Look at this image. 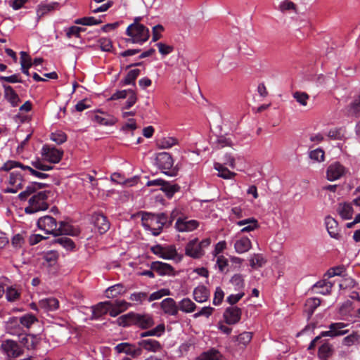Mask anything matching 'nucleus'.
<instances>
[{"instance_id":"nucleus-61","label":"nucleus","mask_w":360,"mask_h":360,"mask_svg":"<svg viewBox=\"0 0 360 360\" xmlns=\"http://www.w3.org/2000/svg\"><path fill=\"white\" fill-rule=\"evenodd\" d=\"M324 155L325 153L321 148L315 149L309 153V158L317 162H323L324 160Z\"/></svg>"},{"instance_id":"nucleus-35","label":"nucleus","mask_w":360,"mask_h":360,"mask_svg":"<svg viewBox=\"0 0 360 360\" xmlns=\"http://www.w3.org/2000/svg\"><path fill=\"white\" fill-rule=\"evenodd\" d=\"M92 120L101 125L105 126L114 125L117 122V119L112 115L102 117L98 115H94Z\"/></svg>"},{"instance_id":"nucleus-34","label":"nucleus","mask_w":360,"mask_h":360,"mask_svg":"<svg viewBox=\"0 0 360 360\" xmlns=\"http://www.w3.org/2000/svg\"><path fill=\"white\" fill-rule=\"evenodd\" d=\"M179 310L188 314L193 312L196 309V304L189 298L182 299L178 304Z\"/></svg>"},{"instance_id":"nucleus-13","label":"nucleus","mask_w":360,"mask_h":360,"mask_svg":"<svg viewBox=\"0 0 360 360\" xmlns=\"http://www.w3.org/2000/svg\"><path fill=\"white\" fill-rule=\"evenodd\" d=\"M117 353H124L132 358H138L142 354V349L140 346H136L129 342H122L115 347Z\"/></svg>"},{"instance_id":"nucleus-19","label":"nucleus","mask_w":360,"mask_h":360,"mask_svg":"<svg viewBox=\"0 0 360 360\" xmlns=\"http://www.w3.org/2000/svg\"><path fill=\"white\" fill-rule=\"evenodd\" d=\"M150 269L160 276L174 275V268L170 264L162 262H153L150 264Z\"/></svg>"},{"instance_id":"nucleus-15","label":"nucleus","mask_w":360,"mask_h":360,"mask_svg":"<svg viewBox=\"0 0 360 360\" xmlns=\"http://www.w3.org/2000/svg\"><path fill=\"white\" fill-rule=\"evenodd\" d=\"M242 314L241 309L236 306L227 307L223 314L226 323L233 325L238 323Z\"/></svg>"},{"instance_id":"nucleus-46","label":"nucleus","mask_w":360,"mask_h":360,"mask_svg":"<svg viewBox=\"0 0 360 360\" xmlns=\"http://www.w3.org/2000/svg\"><path fill=\"white\" fill-rule=\"evenodd\" d=\"M177 143V139L170 136L163 137L158 141V146L160 148H169Z\"/></svg>"},{"instance_id":"nucleus-37","label":"nucleus","mask_w":360,"mask_h":360,"mask_svg":"<svg viewBox=\"0 0 360 360\" xmlns=\"http://www.w3.org/2000/svg\"><path fill=\"white\" fill-rule=\"evenodd\" d=\"M20 342L27 349H33L38 343V340L35 335H25L20 339Z\"/></svg>"},{"instance_id":"nucleus-63","label":"nucleus","mask_w":360,"mask_h":360,"mask_svg":"<svg viewBox=\"0 0 360 360\" xmlns=\"http://www.w3.org/2000/svg\"><path fill=\"white\" fill-rule=\"evenodd\" d=\"M127 98V101H126L125 106L124 107V108L129 109L136 103L137 101L136 92L134 90L130 89Z\"/></svg>"},{"instance_id":"nucleus-1","label":"nucleus","mask_w":360,"mask_h":360,"mask_svg":"<svg viewBox=\"0 0 360 360\" xmlns=\"http://www.w3.org/2000/svg\"><path fill=\"white\" fill-rule=\"evenodd\" d=\"M118 324L123 326L134 325L142 329H147L154 325L153 316L150 314L129 313L118 318Z\"/></svg>"},{"instance_id":"nucleus-27","label":"nucleus","mask_w":360,"mask_h":360,"mask_svg":"<svg viewBox=\"0 0 360 360\" xmlns=\"http://www.w3.org/2000/svg\"><path fill=\"white\" fill-rule=\"evenodd\" d=\"M193 294L194 300L199 303L207 301L210 297V290L203 285L197 286Z\"/></svg>"},{"instance_id":"nucleus-62","label":"nucleus","mask_w":360,"mask_h":360,"mask_svg":"<svg viewBox=\"0 0 360 360\" xmlns=\"http://www.w3.org/2000/svg\"><path fill=\"white\" fill-rule=\"evenodd\" d=\"M170 294V291L168 289H161L156 292H153L148 297V302H152L153 300H159L162 298L163 296L169 295Z\"/></svg>"},{"instance_id":"nucleus-38","label":"nucleus","mask_w":360,"mask_h":360,"mask_svg":"<svg viewBox=\"0 0 360 360\" xmlns=\"http://www.w3.org/2000/svg\"><path fill=\"white\" fill-rule=\"evenodd\" d=\"M220 356L221 355L219 352L216 349L212 348L202 352L197 358V360H219Z\"/></svg>"},{"instance_id":"nucleus-8","label":"nucleus","mask_w":360,"mask_h":360,"mask_svg":"<svg viewBox=\"0 0 360 360\" xmlns=\"http://www.w3.org/2000/svg\"><path fill=\"white\" fill-rule=\"evenodd\" d=\"M349 172L342 164L339 162H332L327 168L326 177L328 181H333L340 179Z\"/></svg>"},{"instance_id":"nucleus-57","label":"nucleus","mask_w":360,"mask_h":360,"mask_svg":"<svg viewBox=\"0 0 360 360\" xmlns=\"http://www.w3.org/2000/svg\"><path fill=\"white\" fill-rule=\"evenodd\" d=\"M113 4L112 1H108L105 4H102L100 6H94L93 4H90V8L92 13H97L99 12H105L108 11Z\"/></svg>"},{"instance_id":"nucleus-4","label":"nucleus","mask_w":360,"mask_h":360,"mask_svg":"<svg viewBox=\"0 0 360 360\" xmlns=\"http://www.w3.org/2000/svg\"><path fill=\"white\" fill-rule=\"evenodd\" d=\"M130 37L126 39V42L132 44H142L150 37L149 30L144 25H138L133 27L129 34H126Z\"/></svg>"},{"instance_id":"nucleus-47","label":"nucleus","mask_w":360,"mask_h":360,"mask_svg":"<svg viewBox=\"0 0 360 360\" xmlns=\"http://www.w3.org/2000/svg\"><path fill=\"white\" fill-rule=\"evenodd\" d=\"M6 298L8 302H15L20 297V292L14 287L10 286L5 290Z\"/></svg>"},{"instance_id":"nucleus-36","label":"nucleus","mask_w":360,"mask_h":360,"mask_svg":"<svg viewBox=\"0 0 360 360\" xmlns=\"http://www.w3.org/2000/svg\"><path fill=\"white\" fill-rule=\"evenodd\" d=\"M333 349L332 345L326 342L321 345L318 351V356L321 359L326 360L333 355Z\"/></svg>"},{"instance_id":"nucleus-42","label":"nucleus","mask_w":360,"mask_h":360,"mask_svg":"<svg viewBox=\"0 0 360 360\" xmlns=\"http://www.w3.org/2000/svg\"><path fill=\"white\" fill-rule=\"evenodd\" d=\"M126 292V289L124 288V285L121 283H118L116 285H114L112 286L109 287L106 291V297H116L117 295L123 294Z\"/></svg>"},{"instance_id":"nucleus-40","label":"nucleus","mask_w":360,"mask_h":360,"mask_svg":"<svg viewBox=\"0 0 360 360\" xmlns=\"http://www.w3.org/2000/svg\"><path fill=\"white\" fill-rule=\"evenodd\" d=\"M230 283L236 291L242 290L245 287L244 277L240 274H234L230 279Z\"/></svg>"},{"instance_id":"nucleus-22","label":"nucleus","mask_w":360,"mask_h":360,"mask_svg":"<svg viewBox=\"0 0 360 360\" xmlns=\"http://www.w3.org/2000/svg\"><path fill=\"white\" fill-rule=\"evenodd\" d=\"M332 288L333 283L324 279L316 282L312 286L311 291L314 293L326 295L330 294Z\"/></svg>"},{"instance_id":"nucleus-43","label":"nucleus","mask_w":360,"mask_h":360,"mask_svg":"<svg viewBox=\"0 0 360 360\" xmlns=\"http://www.w3.org/2000/svg\"><path fill=\"white\" fill-rule=\"evenodd\" d=\"M140 70L139 69H134L130 70L126 77L121 81V83L123 85H129L132 84L134 86L136 85L135 81L138 76L140 74Z\"/></svg>"},{"instance_id":"nucleus-7","label":"nucleus","mask_w":360,"mask_h":360,"mask_svg":"<svg viewBox=\"0 0 360 360\" xmlns=\"http://www.w3.org/2000/svg\"><path fill=\"white\" fill-rule=\"evenodd\" d=\"M41 157L44 160L50 163H58L62 159L63 150L54 146L44 145L41 148Z\"/></svg>"},{"instance_id":"nucleus-23","label":"nucleus","mask_w":360,"mask_h":360,"mask_svg":"<svg viewBox=\"0 0 360 360\" xmlns=\"http://www.w3.org/2000/svg\"><path fill=\"white\" fill-rule=\"evenodd\" d=\"M4 89V98L11 105L12 107H17L20 99L12 86L9 85H3Z\"/></svg>"},{"instance_id":"nucleus-49","label":"nucleus","mask_w":360,"mask_h":360,"mask_svg":"<svg viewBox=\"0 0 360 360\" xmlns=\"http://www.w3.org/2000/svg\"><path fill=\"white\" fill-rule=\"evenodd\" d=\"M266 263V259L261 254H254L250 259L252 268L261 267Z\"/></svg>"},{"instance_id":"nucleus-25","label":"nucleus","mask_w":360,"mask_h":360,"mask_svg":"<svg viewBox=\"0 0 360 360\" xmlns=\"http://www.w3.org/2000/svg\"><path fill=\"white\" fill-rule=\"evenodd\" d=\"M325 223L327 231L330 237L335 239H340V235L338 231L339 229L337 221L334 218L328 216L325 219Z\"/></svg>"},{"instance_id":"nucleus-5","label":"nucleus","mask_w":360,"mask_h":360,"mask_svg":"<svg viewBox=\"0 0 360 360\" xmlns=\"http://www.w3.org/2000/svg\"><path fill=\"white\" fill-rule=\"evenodd\" d=\"M157 216V214L145 212L142 217L143 226L150 231L155 236H158L162 231L160 226V222Z\"/></svg>"},{"instance_id":"nucleus-58","label":"nucleus","mask_w":360,"mask_h":360,"mask_svg":"<svg viewBox=\"0 0 360 360\" xmlns=\"http://www.w3.org/2000/svg\"><path fill=\"white\" fill-rule=\"evenodd\" d=\"M158 218L160 222V226L163 229L164 228H169L172 226L171 220L169 219V216L164 212L157 213Z\"/></svg>"},{"instance_id":"nucleus-31","label":"nucleus","mask_w":360,"mask_h":360,"mask_svg":"<svg viewBox=\"0 0 360 360\" xmlns=\"http://www.w3.org/2000/svg\"><path fill=\"white\" fill-rule=\"evenodd\" d=\"M252 248V243L248 237H243L236 240L234 248L236 252L242 254L248 252Z\"/></svg>"},{"instance_id":"nucleus-45","label":"nucleus","mask_w":360,"mask_h":360,"mask_svg":"<svg viewBox=\"0 0 360 360\" xmlns=\"http://www.w3.org/2000/svg\"><path fill=\"white\" fill-rule=\"evenodd\" d=\"M214 169L219 172V176L225 179H230L233 178L236 174L231 172L226 167H224L221 163H215Z\"/></svg>"},{"instance_id":"nucleus-39","label":"nucleus","mask_w":360,"mask_h":360,"mask_svg":"<svg viewBox=\"0 0 360 360\" xmlns=\"http://www.w3.org/2000/svg\"><path fill=\"white\" fill-rule=\"evenodd\" d=\"M180 186L178 184H172L169 182L165 181V184L161 188V190L165 193L167 198H171L175 193L178 192Z\"/></svg>"},{"instance_id":"nucleus-20","label":"nucleus","mask_w":360,"mask_h":360,"mask_svg":"<svg viewBox=\"0 0 360 360\" xmlns=\"http://www.w3.org/2000/svg\"><path fill=\"white\" fill-rule=\"evenodd\" d=\"M6 329L8 333L13 335L20 336L24 335L25 332L18 317L10 318L6 323Z\"/></svg>"},{"instance_id":"nucleus-64","label":"nucleus","mask_w":360,"mask_h":360,"mask_svg":"<svg viewBox=\"0 0 360 360\" xmlns=\"http://www.w3.org/2000/svg\"><path fill=\"white\" fill-rule=\"evenodd\" d=\"M214 311V309L212 307H202L199 311L196 312L193 314V317L195 319H197L200 316H205L208 318L210 316H211Z\"/></svg>"},{"instance_id":"nucleus-60","label":"nucleus","mask_w":360,"mask_h":360,"mask_svg":"<svg viewBox=\"0 0 360 360\" xmlns=\"http://www.w3.org/2000/svg\"><path fill=\"white\" fill-rule=\"evenodd\" d=\"M98 43L100 46L101 49L103 51L109 52L112 49V41L108 38H101L98 41Z\"/></svg>"},{"instance_id":"nucleus-51","label":"nucleus","mask_w":360,"mask_h":360,"mask_svg":"<svg viewBox=\"0 0 360 360\" xmlns=\"http://www.w3.org/2000/svg\"><path fill=\"white\" fill-rule=\"evenodd\" d=\"M231 145L232 141L224 136H218L214 142V147L217 149H220L226 146H231Z\"/></svg>"},{"instance_id":"nucleus-17","label":"nucleus","mask_w":360,"mask_h":360,"mask_svg":"<svg viewBox=\"0 0 360 360\" xmlns=\"http://www.w3.org/2000/svg\"><path fill=\"white\" fill-rule=\"evenodd\" d=\"M185 253L187 256L193 258H200L204 255V252L198 244V239L194 238L190 240L186 248Z\"/></svg>"},{"instance_id":"nucleus-53","label":"nucleus","mask_w":360,"mask_h":360,"mask_svg":"<svg viewBox=\"0 0 360 360\" xmlns=\"http://www.w3.org/2000/svg\"><path fill=\"white\" fill-rule=\"evenodd\" d=\"M236 340L238 344H241L244 346L247 345L252 340V335L250 332H243L239 335L235 337Z\"/></svg>"},{"instance_id":"nucleus-55","label":"nucleus","mask_w":360,"mask_h":360,"mask_svg":"<svg viewBox=\"0 0 360 360\" xmlns=\"http://www.w3.org/2000/svg\"><path fill=\"white\" fill-rule=\"evenodd\" d=\"M177 253L174 246L170 245L164 247L162 258L165 259H174Z\"/></svg>"},{"instance_id":"nucleus-32","label":"nucleus","mask_w":360,"mask_h":360,"mask_svg":"<svg viewBox=\"0 0 360 360\" xmlns=\"http://www.w3.org/2000/svg\"><path fill=\"white\" fill-rule=\"evenodd\" d=\"M111 305L110 302H100L92 309V319H98L102 315L107 314L108 311V306Z\"/></svg>"},{"instance_id":"nucleus-6","label":"nucleus","mask_w":360,"mask_h":360,"mask_svg":"<svg viewBox=\"0 0 360 360\" xmlns=\"http://www.w3.org/2000/svg\"><path fill=\"white\" fill-rule=\"evenodd\" d=\"M20 168L21 170H28L30 174L39 179H46L49 176L48 174L41 172L38 170L34 169V168L30 166H25L20 163V162L14 161V160H8L4 164V165L0 168L1 170L4 171H10L15 168Z\"/></svg>"},{"instance_id":"nucleus-10","label":"nucleus","mask_w":360,"mask_h":360,"mask_svg":"<svg viewBox=\"0 0 360 360\" xmlns=\"http://www.w3.org/2000/svg\"><path fill=\"white\" fill-rule=\"evenodd\" d=\"M349 324L343 322L332 323L328 326L329 330L321 332L322 336L335 338L342 336L349 333V329L347 328Z\"/></svg>"},{"instance_id":"nucleus-2","label":"nucleus","mask_w":360,"mask_h":360,"mask_svg":"<svg viewBox=\"0 0 360 360\" xmlns=\"http://www.w3.org/2000/svg\"><path fill=\"white\" fill-rule=\"evenodd\" d=\"M49 193L50 191H43L34 195L29 200V206L25 207V212L27 214H33L48 209L47 198Z\"/></svg>"},{"instance_id":"nucleus-48","label":"nucleus","mask_w":360,"mask_h":360,"mask_svg":"<svg viewBox=\"0 0 360 360\" xmlns=\"http://www.w3.org/2000/svg\"><path fill=\"white\" fill-rule=\"evenodd\" d=\"M293 98L301 105L306 106L309 99V96L306 92L295 91L292 94Z\"/></svg>"},{"instance_id":"nucleus-18","label":"nucleus","mask_w":360,"mask_h":360,"mask_svg":"<svg viewBox=\"0 0 360 360\" xmlns=\"http://www.w3.org/2000/svg\"><path fill=\"white\" fill-rule=\"evenodd\" d=\"M160 308L164 314L169 316H176L179 312V307L173 298L167 297L160 302Z\"/></svg>"},{"instance_id":"nucleus-29","label":"nucleus","mask_w":360,"mask_h":360,"mask_svg":"<svg viewBox=\"0 0 360 360\" xmlns=\"http://www.w3.org/2000/svg\"><path fill=\"white\" fill-rule=\"evenodd\" d=\"M78 231L65 221H60L57 228L56 236L61 235L77 236Z\"/></svg>"},{"instance_id":"nucleus-30","label":"nucleus","mask_w":360,"mask_h":360,"mask_svg":"<svg viewBox=\"0 0 360 360\" xmlns=\"http://www.w3.org/2000/svg\"><path fill=\"white\" fill-rule=\"evenodd\" d=\"M236 224L239 226H245L241 229L243 233L254 231L259 227L258 221L254 217L238 221L236 222Z\"/></svg>"},{"instance_id":"nucleus-26","label":"nucleus","mask_w":360,"mask_h":360,"mask_svg":"<svg viewBox=\"0 0 360 360\" xmlns=\"http://www.w3.org/2000/svg\"><path fill=\"white\" fill-rule=\"evenodd\" d=\"M59 7V3L51 2L49 4L41 3L37 8V21L48 13L57 9Z\"/></svg>"},{"instance_id":"nucleus-24","label":"nucleus","mask_w":360,"mask_h":360,"mask_svg":"<svg viewBox=\"0 0 360 360\" xmlns=\"http://www.w3.org/2000/svg\"><path fill=\"white\" fill-rule=\"evenodd\" d=\"M321 303V300L316 297H310L306 300L304 307V313L307 315L308 319L311 317L314 311L320 306Z\"/></svg>"},{"instance_id":"nucleus-9","label":"nucleus","mask_w":360,"mask_h":360,"mask_svg":"<svg viewBox=\"0 0 360 360\" xmlns=\"http://www.w3.org/2000/svg\"><path fill=\"white\" fill-rule=\"evenodd\" d=\"M37 224L38 228L44 231L46 233L52 234L56 236L58 223L53 217L49 215L41 217L38 219Z\"/></svg>"},{"instance_id":"nucleus-28","label":"nucleus","mask_w":360,"mask_h":360,"mask_svg":"<svg viewBox=\"0 0 360 360\" xmlns=\"http://www.w3.org/2000/svg\"><path fill=\"white\" fill-rule=\"evenodd\" d=\"M39 307L44 311H53L58 309L59 302L56 298L49 297L39 301Z\"/></svg>"},{"instance_id":"nucleus-12","label":"nucleus","mask_w":360,"mask_h":360,"mask_svg":"<svg viewBox=\"0 0 360 360\" xmlns=\"http://www.w3.org/2000/svg\"><path fill=\"white\" fill-rule=\"evenodd\" d=\"M23 175L20 171H13L9 174L8 184L11 187L7 188L6 193H15L23 186Z\"/></svg>"},{"instance_id":"nucleus-52","label":"nucleus","mask_w":360,"mask_h":360,"mask_svg":"<svg viewBox=\"0 0 360 360\" xmlns=\"http://www.w3.org/2000/svg\"><path fill=\"white\" fill-rule=\"evenodd\" d=\"M345 131L343 128L332 129L328 131V136L331 139L341 140L345 136Z\"/></svg>"},{"instance_id":"nucleus-41","label":"nucleus","mask_w":360,"mask_h":360,"mask_svg":"<svg viewBox=\"0 0 360 360\" xmlns=\"http://www.w3.org/2000/svg\"><path fill=\"white\" fill-rule=\"evenodd\" d=\"M338 213L342 219H349L353 214L352 206L349 203L341 204L338 208Z\"/></svg>"},{"instance_id":"nucleus-11","label":"nucleus","mask_w":360,"mask_h":360,"mask_svg":"<svg viewBox=\"0 0 360 360\" xmlns=\"http://www.w3.org/2000/svg\"><path fill=\"white\" fill-rule=\"evenodd\" d=\"M1 348L8 356L7 359H15V358L20 356L23 353V350L17 342L11 340L4 341L1 344Z\"/></svg>"},{"instance_id":"nucleus-21","label":"nucleus","mask_w":360,"mask_h":360,"mask_svg":"<svg viewBox=\"0 0 360 360\" xmlns=\"http://www.w3.org/2000/svg\"><path fill=\"white\" fill-rule=\"evenodd\" d=\"M138 345L148 352H157L162 349V345L159 341L153 339L141 340L138 342Z\"/></svg>"},{"instance_id":"nucleus-59","label":"nucleus","mask_w":360,"mask_h":360,"mask_svg":"<svg viewBox=\"0 0 360 360\" xmlns=\"http://www.w3.org/2000/svg\"><path fill=\"white\" fill-rule=\"evenodd\" d=\"M345 271V267L343 265H340L330 268L326 275L328 278H331L335 276H341L342 274Z\"/></svg>"},{"instance_id":"nucleus-56","label":"nucleus","mask_w":360,"mask_h":360,"mask_svg":"<svg viewBox=\"0 0 360 360\" xmlns=\"http://www.w3.org/2000/svg\"><path fill=\"white\" fill-rule=\"evenodd\" d=\"M31 165L36 170L49 171L53 168V166H51L50 165L45 164L41 160H40L39 159L36 160L34 161H32Z\"/></svg>"},{"instance_id":"nucleus-16","label":"nucleus","mask_w":360,"mask_h":360,"mask_svg":"<svg viewBox=\"0 0 360 360\" xmlns=\"http://www.w3.org/2000/svg\"><path fill=\"white\" fill-rule=\"evenodd\" d=\"M92 221L94 227L97 229L100 234L106 233L110 229V222L107 217L101 213H95L92 216Z\"/></svg>"},{"instance_id":"nucleus-54","label":"nucleus","mask_w":360,"mask_h":360,"mask_svg":"<svg viewBox=\"0 0 360 360\" xmlns=\"http://www.w3.org/2000/svg\"><path fill=\"white\" fill-rule=\"evenodd\" d=\"M50 138L57 144H62L67 141V135L61 131L51 133Z\"/></svg>"},{"instance_id":"nucleus-14","label":"nucleus","mask_w":360,"mask_h":360,"mask_svg":"<svg viewBox=\"0 0 360 360\" xmlns=\"http://www.w3.org/2000/svg\"><path fill=\"white\" fill-rule=\"evenodd\" d=\"M199 226V222L195 219L188 220L187 217H179L175 223V229L179 232H190Z\"/></svg>"},{"instance_id":"nucleus-50","label":"nucleus","mask_w":360,"mask_h":360,"mask_svg":"<svg viewBox=\"0 0 360 360\" xmlns=\"http://www.w3.org/2000/svg\"><path fill=\"white\" fill-rule=\"evenodd\" d=\"M54 243L60 244L67 250H73L75 248L74 242L70 238L65 236L56 238Z\"/></svg>"},{"instance_id":"nucleus-33","label":"nucleus","mask_w":360,"mask_h":360,"mask_svg":"<svg viewBox=\"0 0 360 360\" xmlns=\"http://www.w3.org/2000/svg\"><path fill=\"white\" fill-rule=\"evenodd\" d=\"M359 342L360 333L358 331H353L351 334L345 337L342 340V345L347 347L359 345Z\"/></svg>"},{"instance_id":"nucleus-44","label":"nucleus","mask_w":360,"mask_h":360,"mask_svg":"<svg viewBox=\"0 0 360 360\" xmlns=\"http://www.w3.org/2000/svg\"><path fill=\"white\" fill-rule=\"evenodd\" d=\"M18 319L23 329H29L33 323L38 321L37 317L32 314H27L21 317H19Z\"/></svg>"},{"instance_id":"nucleus-3","label":"nucleus","mask_w":360,"mask_h":360,"mask_svg":"<svg viewBox=\"0 0 360 360\" xmlns=\"http://www.w3.org/2000/svg\"><path fill=\"white\" fill-rule=\"evenodd\" d=\"M155 165L166 175L174 176L177 174V170L173 168V158L168 153H158L155 158Z\"/></svg>"}]
</instances>
